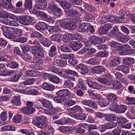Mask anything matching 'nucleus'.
Instances as JSON below:
<instances>
[{"instance_id":"f257e3e1","label":"nucleus","mask_w":135,"mask_h":135,"mask_svg":"<svg viewBox=\"0 0 135 135\" xmlns=\"http://www.w3.org/2000/svg\"><path fill=\"white\" fill-rule=\"evenodd\" d=\"M57 96L53 98L54 100L57 103H60L67 99L71 97V94L67 89L60 90L56 93Z\"/></svg>"},{"instance_id":"f03ea898","label":"nucleus","mask_w":135,"mask_h":135,"mask_svg":"<svg viewBox=\"0 0 135 135\" xmlns=\"http://www.w3.org/2000/svg\"><path fill=\"white\" fill-rule=\"evenodd\" d=\"M47 118L44 116H42L41 118L37 117L32 122L33 124L38 127L41 128H44L47 126Z\"/></svg>"},{"instance_id":"7ed1b4c3","label":"nucleus","mask_w":135,"mask_h":135,"mask_svg":"<svg viewBox=\"0 0 135 135\" xmlns=\"http://www.w3.org/2000/svg\"><path fill=\"white\" fill-rule=\"evenodd\" d=\"M2 29L3 31L4 35L7 38L9 39L15 38L13 28L8 27L5 26L2 27Z\"/></svg>"},{"instance_id":"20e7f679","label":"nucleus","mask_w":135,"mask_h":135,"mask_svg":"<svg viewBox=\"0 0 135 135\" xmlns=\"http://www.w3.org/2000/svg\"><path fill=\"white\" fill-rule=\"evenodd\" d=\"M50 11L56 16H60L62 15V11L60 8L56 6L54 3L49 4L48 7Z\"/></svg>"},{"instance_id":"39448f33","label":"nucleus","mask_w":135,"mask_h":135,"mask_svg":"<svg viewBox=\"0 0 135 135\" xmlns=\"http://www.w3.org/2000/svg\"><path fill=\"white\" fill-rule=\"evenodd\" d=\"M43 49L41 46L33 47L32 49V51L33 54L36 55L37 59L43 57L44 53L42 51Z\"/></svg>"},{"instance_id":"423d86ee","label":"nucleus","mask_w":135,"mask_h":135,"mask_svg":"<svg viewBox=\"0 0 135 135\" xmlns=\"http://www.w3.org/2000/svg\"><path fill=\"white\" fill-rule=\"evenodd\" d=\"M33 103L29 101L27 103V107L23 108L21 110L22 112L25 114H30L33 113L35 111V108L32 107Z\"/></svg>"},{"instance_id":"0eeeda50","label":"nucleus","mask_w":135,"mask_h":135,"mask_svg":"<svg viewBox=\"0 0 135 135\" xmlns=\"http://www.w3.org/2000/svg\"><path fill=\"white\" fill-rule=\"evenodd\" d=\"M32 17L27 16H20L18 22L21 24L26 25H29L32 21Z\"/></svg>"},{"instance_id":"6e6552de","label":"nucleus","mask_w":135,"mask_h":135,"mask_svg":"<svg viewBox=\"0 0 135 135\" xmlns=\"http://www.w3.org/2000/svg\"><path fill=\"white\" fill-rule=\"evenodd\" d=\"M85 81L89 86L92 89L99 90L102 88L101 85L98 84L96 82H93L90 79H87Z\"/></svg>"},{"instance_id":"1a4fd4ad","label":"nucleus","mask_w":135,"mask_h":135,"mask_svg":"<svg viewBox=\"0 0 135 135\" xmlns=\"http://www.w3.org/2000/svg\"><path fill=\"white\" fill-rule=\"evenodd\" d=\"M89 23H83L79 26L78 31L79 32L87 33L89 31Z\"/></svg>"},{"instance_id":"9d476101","label":"nucleus","mask_w":135,"mask_h":135,"mask_svg":"<svg viewBox=\"0 0 135 135\" xmlns=\"http://www.w3.org/2000/svg\"><path fill=\"white\" fill-rule=\"evenodd\" d=\"M112 25L110 23H106L99 28L98 31L101 35L106 34L111 27Z\"/></svg>"},{"instance_id":"9b49d317","label":"nucleus","mask_w":135,"mask_h":135,"mask_svg":"<svg viewBox=\"0 0 135 135\" xmlns=\"http://www.w3.org/2000/svg\"><path fill=\"white\" fill-rule=\"evenodd\" d=\"M81 107L78 106H75L72 108H70L67 109V111L69 112V114L70 115V114L71 113L73 114H77V113L80 112L82 111Z\"/></svg>"},{"instance_id":"f8f14e48","label":"nucleus","mask_w":135,"mask_h":135,"mask_svg":"<svg viewBox=\"0 0 135 135\" xmlns=\"http://www.w3.org/2000/svg\"><path fill=\"white\" fill-rule=\"evenodd\" d=\"M89 40L93 44H98L102 43L101 39L99 37L93 36H90L89 37Z\"/></svg>"},{"instance_id":"ddd939ff","label":"nucleus","mask_w":135,"mask_h":135,"mask_svg":"<svg viewBox=\"0 0 135 135\" xmlns=\"http://www.w3.org/2000/svg\"><path fill=\"white\" fill-rule=\"evenodd\" d=\"M82 103L85 105H88L89 107L96 108H97V104L95 102L91 100H84L82 102Z\"/></svg>"},{"instance_id":"4468645a","label":"nucleus","mask_w":135,"mask_h":135,"mask_svg":"<svg viewBox=\"0 0 135 135\" xmlns=\"http://www.w3.org/2000/svg\"><path fill=\"white\" fill-rule=\"evenodd\" d=\"M59 109L57 108L53 107L47 108L44 110L45 113L48 115H52L57 113L59 111Z\"/></svg>"},{"instance_id":"2eb2a0df","label":"nucleus","mask_w":135,"mask_h":135,"mask_svg":"<svg viewBox=\"0 0 135 135\" xmlns=\"http://www.w3.org/2000/svg\"><path fill=\"white\" fill-rule=\"evenodd\" d=\"M30 36L31 38L36 37L38 39L40 42H42L43 40L44 39V37L43 35L40 32L36 31L31 33Z\"/></svg>"},{"instance_id":"dca6fc26","label":"nucleus","mask_w":135,"mask_h":135,"mask_svg":"<svg viewBox=\"0 0 135 135\" xmlns=\"http://www.w3.org/2000/svg\"><path fill=\"white\" fill-rule=\"evenodd\" d=\"M104 67L101 66H98L94 67L92 69L93 72L96 74H99L105 71Z\"/></svg>"},{"instance_id":"f3484780","label":"nucleus","mask_w":135,"mask_h":135,"mask_svg":"<svg viewBox=\"0 0 135 135\" xmlns=\"http://www.w3.org/2000/svg\"><path fill=\"white\" fill-rule=\"evenodd\" d=\"M67 70L61 69L59 72V75L63 77L65 79L74 80V77L72 76H69L65 75L66 74H67Z\"/></svg>"},{"instance_id":"a211bd4d","label":"nucleus","mask_w":135,"mask_h":135,"mask_svg":"<svg viewBox=\"0 0 135 135\" xmlns=\"http://www.w3.org/2000/svg\"><path fill=\"white\" fill-rule=\"evenodd\" d=\"M116 70L118 71H121L125 74L128 73L129 70V69L127 66L123 65L118 66L116 68Z\"/></svg>"},{"instance_id":"6ab92c4d","label":"nucleus","mask_w":135,"mask_h":135,"mask_svg":"<svg viewBox=\"0 0 135 135\" xmlns=\"http://www.w3.org/2000/svg\"><path fill=\"white\" fill-rule=\"evenodd\" d=\"M70 116L77 119L81 120H84L86 118L85 114L84 113H80L79 114H70Z\"/></svg>"},{"instance_id":"aec40b11","label":"nucleus","mask_w":135,"mask_h":135,"mask_svg":"<svg viewBox=\"0 0 135 135\" xmlns=\"http://www.w3.org/2000/svg\"><path fill=\"white\" fill-rule=\"evenodd\" d=\"M70 45L72 49L75 51H77L81 47V44L74 41H71Z\"/></svg>"},{"instance_id":"412c9836","label":"nucleus","mask_w":135,"mask_h":135,"mask_svg":"<svg viewBox=\"0 0 135 135\" xmlns=\"http://www.w3.org/2000/svg\"><path fill=\"white\" fill-rule=\"evenodd\" d=\"M107 98L108 100L110 101V104L113 103V102H117V96L114 94L110 93L107 95Z\"/></svg>"},{"instance_id":"4be33fe9","label":"nucleus","mask_w":135,"mask_h":135,"mask_svg":"<svg viewBox=\"0 0 135 135\" xmlns=\"http://www.w3.org/2000/svg\"><path fill=\"white\" fill-rule=\"evenodd\" d=\"M68 38H69V41L70 40H77L79 41L82 39V37L78 33L75 35L69 33L68 35Z\"/></svg>"},{"instance_id":"5701e85b","label":"nucleus","mask_w":135,"mask_h":135,"mask_svg":"<svg viewBox=\"0 0 135 135\" xmlns=\"http://www.w3.org/2000/svg\"><path fill=\"white\" fill-rule=\"evenodd\" d=\"M42 88L47 91H52L55 89V86L52 85L45 82L42 85Z\"/></svg>"},{"instance_id":"b1692460","label":"nucleus","mask_w":135,"mask_h":135,"mask_svg":"<svg viewBox=\"0 0 135 135\" xmlns=\"http://www.w3.org/2000/svg\"><path fill=\"white\" fill-rule=\"evenodd\" d=\"M88 126V124L84 123H81L79 124L78 125V128L77 131L79 133H82L85 132V130L82 128H86Z\"/></svg>"},{"instance_id":"393cba45","label":"nucleus","mask_w":135,"mask_h":135,"mask_svg":"<svg viewBox=\"0 0 135 135\" xmlns=\"http://www.w3.org/2000/svg\"><path fill=\"white\" fill-rule=\"evenodd\" d=\"M120 58L118 57H116L112 60L110 64V66L111 67L115 66L117 65L120 64Z\"/></svg>"},{"instance_id":"a878e982","label":"nucleus","mask_w":135,"mask_h":135,"mask_svg":"<svg viewBox=\"0 0 135 135\" xmlns=\"http://www.w3.org/2000/svg\"><path fill=\"white\" fill-rule=\"evenodd\" d=\"M107 18L108 21H109L114 23H123V22H124V21L119 20L118 18V17L117 18H116L115 17L112 16H108Z\"/></svg>"},{"instance_id":"bb28decb","label":"nucleus","mask_w":135,"mask_h":135,"mask_svg":"<svg viewBox=\"0 0 135 135\" xmlns=\"http://www.w3.org/2000/svg\"><path fill=\"white\" fill-rule=\"evenodd\" d=\"M121 35L120 33H117V35L118 37V40L119 41L123 43H125L127 42L129 40L130 37L128 36H123L120 37L119 36H121Z\"/></svg>"},{"instance_id":"cd10ccee","label":"nucleus","mask_w":135,"mask_h":135,"mask_svg":"<svg viewBox=\"0 0 135 135\" xmlns=\"http://www.w3.org/2000/svg\"><path fill=\"white\" fill-rule=\"evenodd\" d=\"M11 102L13 105L16 106H20L21 104L20 96H15Z\"/></svg>"},{"instance_id":"c85d7f7f","label":"nucleus","mask_w":135,"mask_h":135,"mask_svg":"<svg viewBox=\"0 0 135 135\" xmlns=\"http://www.w3.org/2000/svg\"><path fill=\"white\" fill-rule=\"evenodd\" d=\"M27 75L31 76H37L39 75V72L38 71L33 70H28L26 72Z\"/></svg>"},{"instance_id":"c756f323","label":"nucleus","mask_w":135,"mask_h":135,"mask_svg":"<svg viewBox=\"0 0 135 135\" xmlns=\"http://www.w3.org/2000/svg\"><path fill=\"white\" fill-rule=\"evenodd\" d=\"M11 0H3V5L6 9L12 8V5L11 1Z\"/></svg>"},{"instance_id":"7c9ffc66","label":"nucleus","mask_w":135,"mask_h":135,"mask_svg":"<svg viewBox=\"0 0 135 135\" xmlns=\"http://www.w3.org/2000/svg\"><path fill=\"white\" fill-rule=\"evenodd\" d=\"M15 73V71L12 70H7L5 68V69L2 70L1 75L4 76H8L13 74Z\"/></svg>"},{"instance_id":"2f4dec72","label":"nucleus","mask_w":135,"mask_h":135,"mask_svg":"<svg viewBox=\"0 0 135 135\" xmlns=\"http://www.w3.org/2000/svg\"><path fill=\"white\" fill-rule=\"evenodd\" d=\"M39 4L37 5V7L39 9H42L45 8L47 6L45 0H36Z\"/></svg>"},{"instance_id":"473e14b6","label":"nucleus","mask_w":135,"mask_h":135,"mask_svg":"<svg viewBox=\"0 0 135 135\" xmlns=\"http://www.w3.org/2000/svg\"><path fill=\"white\" fill-rule=\"evenodd\" d=\"M22 74H23L22 72H18L15 74L13 77L10 79L9 81H16L19 79Z\"/></svg>"},{"instance_id":"72a5a7b5","label":"nucleus","mask_w":135,"mask_h":135,"mask_svg":"<svg viewBox=\"0 0 135 135\" xmlns=\"http://www.w3.org/2000/svg\"><path fill=\"white\" fill-rule=\"evenodd\" d=\"M61 35L57 34H54L51 37L50 39L52 41L59 42L61 40Z\"/></svg>"},{"instance_id":"f704fd0d","label":"nucleus","mask_w":135,"mask_h":135,"mask_svg":"<svg viewBox=\"0 0 135 135\" xmlns=\"http://www.w3.org/2000/svg\"><path fill=\"white\" fill-rule=\"evenodd\" d=\"M60 4L62 8L66 9L68 8H70L71 6V4L65 1H61Z\"/></svg>"},{"instance_id":"c9c22d12","label":"nucleus","mask_w":135,"mask_h":135,"mask_svg":"<svg viewBox=\"0 0 135 135\" xmlns=\"http://www.w3.org/2000/svg\"><path fill=\"white\" fill-rule=\"evenodd\" d=\"M86 63L92 65L99 64V62L95 58H92L86 61Z\"/></svg>"},{"instance_id":"e433bc0d","label":"nucleus","mask_w":135,"mask_h":135,"mask_svg":"<svg viewBox=\"0 0 135 135\" xmlns=\"http://www.w3.org/2000/svg\"><path fill=\"white\" fill-rule=\"evenodd\" d=\"M74 55L73 54L64 53L60 55V57L62 59H72L74 57Z\"/></svg>"},{"instance_id":"4c0bfd02","label":"nucleus","mask_w":135,"mask_h":135,"mask_svg":"<svg viewBox=\"0 0 135 135\" xmlns=\"http://www.w3.org/2000/svg\"><path fill=\"white\" fill-rule=\"evenodd\" d=\"M134 61V59L131 57H127L123 59V63L126 65H129L133 63Z\"/></svg>"},{"instance_id":"58836bf2","label":"nucleus","mask_w":135,"mask_h":135,"mask_svg":"<svg viewBox=\"0 0 135 135\" xmlns=\"http://www.w3.org/2000/svg\"><path fill=\"white\" fill-rule=\"evenodd\" d=\"M61 50L64 52H70V49L69 46L66 44H63L60 47Z\"/></svg>"},{"instance_id":"ea45409f","label":"nucleus","mask_w":135,"mask_h":135,"mask_svg":"<svg viewBox=\"0 0 135 135\" xmlns=\"http://www.w3.org/2000/svg\"><path fill=\"white\" fill-rule=\"evenodd\" d=\"M43 99L41 101L42 104V105L47 108H49L52 107V105L50 101L47 100H46L43 98Z\"/></svg>"},{"instance_id":"a19ab883","label":"nucleus","mask_w":135,"mask_h":135,"mask_svg":"<svg viewBox=\"0 0 135 135\" xmlns=\"http://www.w3.org/2000/svg\"><path fill=\"white\" fill-rule=\"evenodd\" d=\"M125 13V12L124 10L122 9L120 10L118 13V14L119 15H120V16L118 17V18L119 20L124 21V22L123 23H126V21L125 20L124 16Z\"/></svg>"},{"instance_id":"79ce46f5","label":"nucleus","mask_w":135,"mask_h":135,"mask_svg":"<svg viewBox=\"0 0 135 135\" xmlns=\"http://www.w3.org/2000/svg\"><path fill=\"white\" fill-rule=\"evenodd\" d=\"M54 131L52 129H49L47 131L44 130L40 131L38 134L39 135H49L50 133L53 134Z\"/></svg>"},{"instance_id":"37998d69","label":"nucleus","mask_w":135,"mask_h":135,"mask_svg":"<svg viewBox=\"0 0 135 135\" xmlns=\"http://www.w3.org/2000/svg\"><path fill=\"white\" fill-rule=\"evenodd\" d=\"M22 117L20 114L16 115L13 117V122L16 123H18L21 121Z\"/></svg>"},{"instance_id":"c03bdc74","label":"nucleus","mask_w":135,"mask_h":135,"mask_svg":"<svg viewBox=\"0 0 135 135\" xmlns=\"http://www.w3.org/2000/svg\"><path fill=\"white\" fill-rule=\"evenodd\" d=\"M108 104H111L108 99H101L99 102V104L101 107L107 105Z\"/></svg>"},{"instance_id":"a18cd8bd","label":"nucleus","mask_w":135,"mask_h":135,"mask_svg":"<svg viewBox=\"0 0 135 135\" xmlns=\"http://www.w3.org/2000/svg\"><path fill=\"white\" fill-rule=\"evenodd\" d=\"M127 109V107L125 105H118V111L119 113L124 112Z\"/></svg>"},{"instance_id":"49530a36","label":"nucleus","mask_w":135,"mask_h":135,"mask_svg":"<svg viewBox=\"0 0 135 135\" xmlns=\"http://www.w3.org/2000/svg\"><path fill=\"white\" fill-rule=\"evenodd\" d=\"M108 54V52L104 51L98 52L95 55V56L98 57H105L107 56Z\"/></svg>"},{"instance_id":"de8ad7c7","label":"nucleus","mask_w":135,"mask_h":135,"mask_svg":"<svg viewBox=\"0 0 135 135\" xmlns=\"http://www.w3.org/2000/svg\"><path fill=\"white\" fill-rule=\"evenodd\" d=\"M97 81L100 83L104 84H107V83H108V84L109 85H110L111 83L107 79L103 78L101 77L98 78L97 79Z\"/></svg>"},{"instance_id":"09e8293b","label":"nucleus","mask_w":135,"mask_h":135,"mask_svg":"<svg viewBox=\"0 0 135 135\" xmlns=\"http://www.w3.org/2000/svg\"><path fill=\"white\" fill-rule=\"evenodd\" d=\"M84 19L86 21L92 22L93 20H94V18L91 14L88 13L85 15Z\"/></svg>"},{"instance_id":"8fccbe9b","label":"nucleus","mask_w":135,"mask_h":135,"mask_svg":"<svg viewBox=\"0 0 135 135\" xmlns=\"http://www.w3.org/2000/svg\"><path fill=\"white\" fill-rule=\"evenodd\" d=\"M70 18L74 19H76L80 18V14L78 13L77 11L75 10L73 13H71Z\"/></svg>"},{"instance_id":"3c124183","label":"nucleus","mask_w":135,"mask_h":135,"mask_svg":"<svg viewBox=\"0 0 135 135\" xmlns=\"http://www.w3.org/2000/svg\"><path fill=\"white\" fill-rule=\"evenodd\" d=\"M49 80L52 83H58L59 82L60 79L56 76L51 75L49 78Z\"/></svg>"},{"instance_id":"603ef678","label":"nucleus","mask_w":135,"mask_h":135,"mask_svg":"<svg viewBox=\"0 0 135 135\" xmlns=\"http://www.w3.org/2000/svg\"><path fill=\"white\" fill-rule=\"evenodd\" d=\"M32 0H25V7L26 8L28 9L30 11H31L32 9Z\"/></svg>"},{"instance_id":"864d4df0","label":"nucleus","mask_w":135,"mask_h":135,"mask_svg":"<svg viewBox=\"0 0 135 135\" xmlns=\"http://www.w3.org/2000/svg\"><path fill=\"white\" fill-rule=\"evenodd\" d=\"M75 103V101L74 100L72 99L69 100L65 102L64 105L65 107H69L74 105Z\"/></svg>"},{"instance_id":"5fc2aeb1","label":"nucleus","mask_w":135,"mask_h":135,"mask_svg":"<svg viewBox=\"0 0 135 135\" xmlns=\"http://www.w3.org/2000/svg\"><path fill=\"white\" fill-rule=\"evenodd\" d=\"M22 30L20 29H14V33L15 36V38L17 37L21 36L22 35Z\"/></svg>"},{"instance_id":"6e6d98bb","label":"nucleus","mask_w":135,"mask_h":135,"mask_svg":"<svg viewBox=\"0 0 135 135\" xmlns=\"http://www.w3.org/2000/svg\"><path fill=\"white\" fill-rule=\"evenodd\" d=\"M56 49L55 46H52L50 48V51L49 53V55L51 57H52L55 55V52Z\"/></svg>"},{"instance_id":"4d7b16f0","label":"nucleus","mask_w":135,"mask_h":135,"mask_svg":"<svg viewBox=\"0 0 135 135\" xmlns=\"http://www.w3.org/2000/svg\"><path fill=\"white\" fill-rule=\"evenodd\" d=\"M68 30H72L76 28V25L74 22L73 21L68 22Z\"/></svg>"},{"instance_id":"13d9d810","label":"nucleus","mask_w":135,"mask_h":135,"mask_svg":"<svg viewBox=\"0 0 135 135\" xmlns=\"http://www.w3.org/2000/svg\"><path fill=\"white\" fill-rule=\"evenodd\" d=\"M117 125L116 122H110L105 124V127L107 129H111L115 127Z\"/></svg>"},{"instance_id":"bf43d9fd","label":"nucleus","mask_w":135,"mask_h":135,"mask_svg":"<svg viewBox=\"0 0 135 135\" xmlns=\"http://www.w3.org/2000/svg\"><path fill=\"white\" fill-rule=\"evenodd\" d=\"M105 119L108 121L111 120H115L116 116L113 114L107 115L105 116Z\"/></svg>"},{"instance_id":"052dcab7","label":"nucleus","mask_w":135,"mask_h":135,"mask_svg":"<svg viewBox=\"0 0 135 135\" xmlns=\"http://www.w3.org/2000/svg\"><path fill=\"white\" fill-rule=\"evenodd\" d=\"M59 22L61 27L68 29V22L65 21L64 20H59Z\"/></svg>"},{"instance_id":"680f3d73","label":"nucleus","mask_w":135,"mask_h":135,"mask_svg":"<svg viewBox=\"0 0 135 135\" xmlns=\"http://www.w3.org/2000/svg\"><path fill=\"white\" fill-rule=\"evenodd\" d=\"M35 81L34 78H32L26 80L25 82H23L22 83L24 85H31Z\"/></svg>"},{"instance_id":"e2e57ef3","label":"nucleus","mask_w":135,"mask_h":135,"mask_svg":"<svg viewBox=\"0 0 135 135\" xmlns=\"http://www.w3.org/2000/svg\"><path fill=\"white\" fill-rule=\"evenodd\" d=\"M42 100H36L34 102V105L36 108L38 109L41 108V104Z\"/></svg>"},{"instance_id":"0e129e2a","label":"nucleus","mask_w":135,"mask_h":135,"mask_svg":"<svg viewBox=\"0 0 135 135\" xmlns=\"http://www.w3.org/2000/svg\"><path fill=\"white\" fill-rule=\"evenodd\" d=\"M67 122L65 118H63L60 119H59L55 121V123L59 125H63Z\"/></svg>"},{"instance_id":"69168bd1","label":"nucleus","mask_w":135,"mask_h":135,"mask_svg":"<svg viewBox=\"0 0 135 135\" xmlns=\"http://www.w3.org/2000/svg\"><path fill=\"white\" fill-rule=\"evenodd\" d=\"M43 45L47 47H49L50 46L51 42L50 41H49L47 38H46L44 39L43 40L42 42H40Z\"/></svg>"},{"instance_id":"338daca9","label":"nucleus","mask_w":135,"mask_h":135,"mask_svg":"<svg viewBox=\"0 0 135 135\" xmlns=\"http://www.w3.org/2000/svg\"><path fill=\"white\" fill-rule=\"evenodd\" d=\"M84 83V81H80L78 85V87L83 90H85L86 89V85Z\"/></svg>"},{"instance_id":"774afa93","label":"nucleus","mask_w":135,"mask_h":135,"mask_svg":"<svg viewBox=\"0 0 135 135\" xmlns=\"http://www.w3.org/2000/svg\"><path fill=\"white\" fill-rule=\"evenodd\" d=\"M112 85L113 87L115 88H119L121 87L120 83L116 80H114L113 82Z\"/></svg>"}]
</instances>
